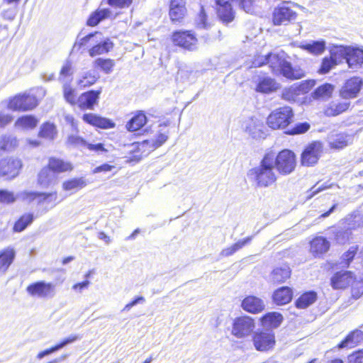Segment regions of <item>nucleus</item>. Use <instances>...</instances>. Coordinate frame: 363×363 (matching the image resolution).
Masks as SVG:
<instances>
[{
  "label": "nucleus",
  "instance_id": "obj_1",
  "mask_svg": "<svg viewBox=\"0 0 363 363\" xmlns=\"http://www.w3.org/2000/svg\"><path fill=\"white\" fill-rule=\"evenodd\" d=\"M252 64L256 67L267 64L274 74H282L289 79H298L305 75L302 69L291 67V64L285 60L284 53H269L265 56L258 57Z\"/></svg>",
  "mask_w": 363,
  "mask_h": 363
},
{
  "label": "nucleus",
  "instance_id": "obj_2",
  "mask_svg": "<svg viewBox=\"0 0 363 363\" xmlns=\"http://www.w3.org/2000/svg\"><path fill=\"white\" fill-rule=\"evenodd\" d=\"M274 156L272 153L264 155L260 162V165L251 170L257 186L267 187L274 184L277 180V176L274 172Z\"/></svg>",
  "mask_w": 363,
  "mask_h": 363
},
{
  "label": "nucleus",
  "instance_id": "obj_3",
  "mask_svg": "<svg viewBox=\"0 0 363 363\" xmlns=\"http://www.w3.org/2000/svg\"><path fill=\"white\" fill-rule=\"evenodd\" d=\"M87 43L91 46L88 52L89 56L92 57L108 53L113 48V42L108 38L104 37L101 33L98 32L90 33L81 38L80 45H85Z\"/></svg>",
  "mask_w": 363,
  "mask_h": 363
},
{
  "label": "nucleus",
  "instance_id": "obj_4",
  "mask_svg": "<svg viewBox=\"0 0 363 363\" xmlns=\"http://www.w3.org/2000/svg\"><path fill=\"white\" fill-rule=\"evenodd\" d=\"M294 112L291 107L283 106L274 110L267 117V123L274 130H284L293 122Z\"/></svg>",
  "mask_w": 363,
  "mask_h": 363
},
{
  "label": "nucleus",
  "instance_id": "obj_5",
  "mask_svg": "<svg viewBox=\"0 0 363 363\" xmlns=\"http://www.w3.org/2000/svg\"><path fill=\"white\" fill-rule=\"evenodd\" d=\"M38 100L33 95L23 93L2 101L1 105L13 111H27L38 106Z\"/></svg>",
  "mask_w": 363,
  "mask_h": 363
},
{
  "label": "nucleus",
  "instance_id": "obj_6",
  "mask_svg": "<svg viewBox=\"0 0 363 363\" xmlns=\"http://www.w3.org/2000/svg\"><path fill=\"white\" fill-rule=\"evenodd\" d=\"M296 167V155L290 150L285 149L281 150L274 158V167H276L280 174H290L294 171Z\"/></svg>",
  "mask_w": 363,
  "mask_h": 363
},
{
  "label": "nucleus",
  "instance_id": "obj_7",
  "mask_svg": "<svg viewBox=\"0 0 363 363\" xmlns=\"http://www.w3.org/2000/svg\"><path fill=\"white\" fill-rule=\"evenodd\" d=\"M26 291L33 297L52 298L56 295V285L52 282L40 281L28 285Z\"/></svg>",
  "mask_w": 363,
  "mask_h": 363
},
{
  "label": "nucleus",
  "instance_id": "obj_8",
  "mask_svg": "<svg viewBox=\"0 0 363 363\" xmlns=\"http://www.w3.org/2000/svg\"><path fill=\"white\" fill-rule=\"evenodd\" d=\"M255 328L253 318L249 316L236 318L232 326L231 334L238 339L245 338L252 334Z\"/></svg>",
  "mask_w": 363,
  "mask_h": 363
},
{
  "label": "nucleus",
  "instance_id": "obj_9",
  "mask_svg": "<svg viewBox=\"0 0 363 363\" xmlns=\"http://www.w3.org/2000/svg\"><path fill=\"white\" fill-rule=\"evenodd\" d=\"M323 151V145L320 141L308 144L301 154V162L303 166H313L319 160Z\"/></svg>",
  "mask_w": 363,
  "mask_h": 363
},
{
  "label": "nucleus",
  "instance_id": "obj_10",
  "mask_svg": "<svg viewBox=\"0 0 363 363\" xmlns=\"http://www.w3.org/2000/svg\"><path fill=\"white\" fill-rule=\"evenodd\" d=\"M296 18V13L289 6V3L278 6L272 13V22L275 26L286 25Z\"/></svg>",
  "mask_w": 363,
  "mask_h": 363
},
{
  "label": "nucleus",
  "instance_id": "obj_11",
  "mask_svg": "<svg viewBox=\"0 0 363 363\" xmlns=\"http://www.w3.org/2000/svg\"><path fill=\"white\" fill-rule=\"evenodd\" d=\"M255 348L260 352H265L272 349L275 345L274 334L272 331L255 332L252 337Z\"/></svg>",
  "mask_w": 363,
  "mask_h": 363
},
{
  "label": "nucleus",
  "instance_id": "obj_12",
  "mask_svg": "<svg viewBox=\"0 0 363 363\" xmlns=\"http://www.w3.org/2000/svg\"><path fill=\"white\" fill-rule=\"evenodd\" d=\"M174 45L189 50H194L197 48L198 40L190 31H177L172 37Z\"/></svg>",
  "mask_w": 363,
  "mask_h": 363
},
{
  "label": "nucleus",
  "instance_id": "obj_13",
  "mask_svg": "<svg viewBox=\"0 0 363 363\" xmlns=\"http://www.w3.org/2000/svg\"><path fill=\"white\" fill-rule=\"evenodd\" d=\"M242 129L254 139L264 138L263 123L255 117H249L242 122Z\"/></svg>",
  "mask_w": 363,
  "mask_h": 363
},
{
  "label": "nucleus",
  "instance_id": "obj_14",
  "mask_svg": "<svg viewBox=\"0 0 363 363\" xmlns=\"http://www.w3.org/2000/svg\"><path fill=\"white\" fill-rule=\"evenodd\" d=\"M22 167V162L17 158H6L0 160V175L9 179L16 177Z\"/></svg>",
  "mask_w": 363,
  "mask_h": 363
},
{
  "label": "nucleus",
  "instance_id": "obj_15",
  "mask_svg": "<svg viewBox=\"0 0 363 363\" xmlns=\"http://www.w3.org/2000/svg\"><path fill=\"white\" fill-rule=\"evenodd\" d=\"M363 86V81L360 77H354L347 79L341 88L340 96L345 99L357 97Z\"/></svg>",
  "mask_w": 363,
  "mask_h": 363
},
{
  "label": "nucleus",
  "instance_id": "obj_16",
  "mask_svg": "<svg viewBox=\"0 0 363 363\" xmlns=\"http://www.w3.org/2000/svg\"><path fill=\"white\" fill-rule=\"evenodd\" d=\"M24 200H36L38 203L45 204L52 208L56 205L57 199V192L51 193H37L25 191L21 194Z\"/></svg>",
  "mask_w": 363,
  "mask_h": 363
},
{
  "label": "nucleus",
  "instance_id": "obj_17",
  "mask_svg": "<svg viewBox=\"0 0 363 363\" xmlns=\"http://www.w3.org/2000/svg\"><path fill=\"white\" fill-rule=\"evenodd\" d=\"M218 16L224 23L231 22L235 17L233 4L235 0H215Z\"/></svg>",
  "mask_w": 363,
  "mask_h": 363
},
{
  "label": "nucleus",
  "instance_id": "obj_18",
  "mask_svg": "<svg viewBox=\"0 0 363 363\" xmlns=\"http://www.w3.org/2000/svg\"><path fill=\"white\" fill-rule=\"evenodd\" d=\"M355 280L351 272H339L331 278V285L335 289H345L350 284L352 285Z\"/></svg>",
  "mask_w": 363,
  "mask_h": 363
},
{
  "label": "nucleus",
  "instance_id": "obj_19",
  "mask_svg": "<svg viewBox=\"0 0 363 363\" xmlns=\"http://www.w3.org/2000/svg\"><path fill=\"white\" fill-rule=\"evenodd\" d=\"M351 136L345 133H331L328 136V143L331 149L340 150L351 143Z\"/></svg>",
  "mask_w": 363,
  "mask_h": 363
},
{
  "label": "nucleus",
  "instance_id": "obj_20",
  "mask_svg": "<svg viewBox=\"0 0 363 363\" xmlns=\"http://www.w3.org/2000/svg\"><path fill=\"white\" fill-rule=\"evenodd\" d=\"M101 93V89L82 94L78 99L79 107L82 109H92L94 104H96Z\"/></svg>",
  "mask_w": 363,
  "mask_h": 363
},
{
  "label": "nucleus",
  "instance_id": "obj_21",
  "mask_svg": "<svg viewBox=\"0 0 363 363\" xmlns=\"http://www.w3.org/2000/svg\"><path fill=\"white\" fill-rule=\"evenodd\" d=\"M241 306L242 309L248 313H257L264 308L263 301L256 296H249L243 299Z\"/></svg>",
  "mask_w": 363,
  "mask_h": 363
},
{
  "label": "nucleus",
  "instance_id": "obj_22",
  "mask_svg": "<svg viewBox=\"0 0 363 363\" xmlns=\"http://www.w3.org/2000/svg\"><path fill=\"white\" fill-rule=\"evenodd\" d=\"M83 120L86 123L100 128L108 129L115 127V123L111 120L94 113L84 114Z\"/></svg>",
  "mask_w": 363,
  "mask_h": 363
},
{
  "label": "nucleus",
  "instance_id": "obj_23",
  "mask_svg": "<svg viewBox=\"0 0 363 363\" xmlns=\"http://www.w3.org/2000/svg\"><path fill=\"white\" fill-rule=\"evenodd\" d=\"M325 41L323 40H309L300 43L298 48L313 55H320L325 50Z\"/></svg>",
  "mask_w": 363,
  "mask_h": 363
},
{
  "label": "nucleus",
  "instance_id": "obj_24",
  "mask_svg": "<svg viewBox=\"0 0 363 363\" xmlns=\"http://www.w3.org/2000/svg\"><path fill=\"white\" fill-rule=\"evenodd\" d=\"M185 0H172L169 6V16L172 21H178L184 18L186 13Z\"/></svg>",
  "mask_w": 363,
  "mask_h": 363
},
{
  "label": "nucleus",
  "instance_id": "obj_25",
  "mask_svg": "<svg viewBox=\"0 0 363 363\" xmlns=\"http://www.w3.org/2000/svg\"><path fill=\"white\" fill-rule=\"evenodd\" d=\"M147 123V117L143 111H138L126 123L125 128L130 132H135L143 128Z\"/></svg>",
  "mask_w": 363,
  "mask_h": 363
},
{
  "label": "nucleus",
  "instance_id": "obj_26",
  "mask_svg": "<svg viewBox=\"0 0 363 363\" xmlns=\"http://www.w3.org/2000/svg\"><path fill=\"white\" fill-rule=\"evenodd\" d=\"M329 247V242L323 237H317L311 242V252L315 256L325 253Z\"/></svg>",
  "mask_w": 363,
  "mask_h": 363
},
{
  "label": "nucleus",
  "instance_id": "obj_27",
  "mask_svg": "<svg viewBox=\"0 0 363 363\" xmlns=\"http://www.w3.org/2000/svg\"><path fill=\"white\" fill-rule=\"evenodd\" d=\"M346 62L351 69H357L363 64V50L350 48Z\"/></svg>",
  "mask_w": 363,
  "mask_h": 363
},
{
  "label": "nucleus",
  "instance_id": "obj_28",
  "mask_svg": "<svg viewBox=\"0 0 363 363\" xmlns=\"http://www.w3.org/2000/svg\"><path fill=\"white\" fill-rule=\"evenodd\" d=\"M48 167L52 172L57 173L69 172L73 169L70 162L55 157L49 160Z\"/></svg>",
  "mask_w": 363,
  "mask_h": 363
},
{
  "label": "nucleus",
  "instance_id": "obj_29",
  "mask_svg": "<svg viewBox=\"0 0 363 363\" xmlns=\"http://www.w3.org/2000/svg\"><path fill=\"white\" fill-rule=\"evenodd\" d=\"M79 339H81V337L78 335H74V334L70 335L69 336H68L67 338L63 340L62 342H60L59 344L56 345L55 346L38 353L37 357L40 359L43 358L44 357L49 355V354L62 349V347H65L68 344L72 343Z\"/></svg>",
  "mask_w": 363,
  "mask_h": 363
},
{
  "label": "nucleus",
  "instance_id": "obj_30",
  "mask_svg": "<svg viewBox=\"0 0 363 363\" xmlns=\"http://www.w3.org/2000/svg\"><path fill=\"white\" fill-rule=\"evenodd\" d=\"M363 340V332L355 330L350 333L339 345L340 348H352Z\"/></svg>",
  "mask_w": 363,
  "mask_h": 363
},
{
  "label": "nucleus",
  "instance_id": "obj_31",
  "mask_svg": "<svg viewBox=\"0 0 363 363\" xmlns=\"http://www.w3.org/2000/svg\"><path fill=\"white\" fill-rule=\"evenodd\" d=\"M350 105L348 101H332L325 108L324 113L327 116H335L347 111Z\"/></svg>",
  "mask_w": 363,
  "mask_h": 363
},
{
  "label": "nucleus",
  "instance_id": "obj_32",
  "mask_svg": "<svg viewBox=\"0 0 363 363\" xmlns=\"http://www.w3.org/2000/svg\"><path fill=\"white\" fill-rule=\"evenodd\" d=\"M279 84L270 77H264L258 82L256 91L261 93L268 94L277 90Z\"/></svg>",
  "mask_w": 363,
  "mask_h": 363
},
{
  "label": "nucleus",
  "instance_id": "obj_33",
  "mask_svg": "<svg viewBox=\"0 0 363 363\" xmlns=\"http://www.w3.org/2000/svg\"><path fill=\"white\" fill-rule=\"evenodd\" d=\"M292 295L291 289L284 286L274 291L273 299L277 305H284L291 301Z\"/></svg>",
  "mask_w": 363,
  "mask_h": 363
},
{
  "label": "nucleus",
  "instance_id": "obj_34",
  "mask_svg": "<svg viewBox=\"0 0 363 363\" xmlns=\"http://www.w3.org/2000/svg\"><path fill=\"white\" fill-rule=\"evenodd\" d=\"M291 270L289 266L283 265L275 268L271 274V280L274 283L281 284L290 277Z\"/></svg>",
  "mask_w": 363,
  "mask_h": 363
},
{
  "label": "nucleus",
  "instance_id": "obj_35",
  "mask_svg": "<svg viewBox=\"0 0 363 363\" xmlns=\"http://www.w3.org/2000/svg\"><path fill=\"white\" fill-rule=\"evenodd\" d=\"M351 47H345L342 45H334L330 49V56L340 64L343 60H347L348 54L350 52Z\"/></svg>",
  "mask_w": 363,
  "mask_h": 363
},
{
  "label": "nucleus",
  "instance_id": "obj_36",
  "mask_svg": "<svg viewBox=\"0 0 363 363\" xmlns=\"http://www.w3.org/2000/svg\"><path fill=\"white\" fill-rule=\"evenodd\" d=\"M282 320V315L277 312L268 313L261 319L262 324L264 327L272 328H276L279 327Z\"/></svg>",
  "mask_w": 363,
  "mask_h": 363
},
{
  "label": "nucleus",
  "instance_id": "obj_37",
  "mask_svg": "<svg viewBox=\"0 0 363 363\" xmlns=\"http://www.w3.org/2000/svg\"><path fill=\"white\" fill-rule=\"evenodd\" d=\"M38 120L33 116H24L17 119L15 126L23 130L33 129L37 126Z\"/></svg>",
  "mask_w": 363,
  "mask_h": 363
},
{
  "label": "nucleus",
  "instance_id": "obj_38",
  "mask_svg": "<svg viewBox=\"0 0 363 363\" xmlns=\"http://www.w3.org/2000/svg\"><path fill=\"white\" fill-rule=\"evenodd\" d=\"M111 15V11L108 9H97L93 12L87 20V25L95 26L100 21L108 18Z\"/></svg>",
  "mask_w": 363,
  "mask_h": 363
},
{
  "label": "nucleus",
  "instance_id": "obj_39",
  "mask_svg": "<svg viewBox=\"0 0 363 363\" xmlns=\"http://www.w3.org/2000/svg\"><path fill=\"white\" fill-rule=\"evenodd\" d=\"M317 299V294L314 291H309L302 294L296 301V306L304 309L313 304Z\"/></svg>",
  "mask_w": 363,
  "mask_h": 363
},
{
  "label": "nucleus",
  "instance_id": "obj_40",
  "mask_svg": "<svg viewBox=\"0 0 363 363\" xmlns=\"http://www.w3.org/2000/svg\"><path fill=\"white\" fill-rule=\"evenodd\" d=\"M93 67L96 69H99L105 74H110L112 72L115 67V62L112 59L97 58L93 62Z\"/></svg>",
  "mask_w": 363,
  "mask_h": 363
},
{
  "label": "nucleus",
  "instance_id": "obj_41",
  "mask_svg": "<svg viewBox=\"0 0 363 363\" xmlns=\"http://www.w3.org/2000/svg\"><path fill=\"white\" fill-rule=\"evenodd\" d=\"M15 256L13 249L7 248L0 254V272H5L12 263Z\"/></svg>",
  "mask_w": 363,
  "mask_h": 363
},
{
  "label": "nucleus",
  "instance_id": "obj_42",
  "mask_svg": "<svg viewBox=\"0 0 363 363\" xmlns=\"http://www.w3.org/2000/svg\"><path fill=\"white\" fill-rule=\"evenodd\" d=\"M86 186V182L83 178H74L65 181L62 184L65 191L75 192Z\"/></svg>",
  "mask_w": 363,
  "mask_h": 363
},
{
  "label": "nucleus",
  "instance_id": "obj_43",
  "mask_svg": "<svg viewBox=\"0 0 363 363\" xmlns=\"http://www.w3.org/2000/svg\"><path fill=\"white\" fill-rule=\"evenodd\" d=\"M252 240V237H247L245 239L240 240L236 243L233 244L230 247H226L223 249L220 255L223 257H228L233 255L235 252L242 248L247 244H248Z\"/></svg>",
  "mask_w": 363,
  "mask_h": 363
},
{
  "label": "nucleus",
  "instance_id": "obj_44",
  "mask_svg": "<svg viewBox=\"0 0 363 363\" xmlns=\"http://www.w3.org/2000/svg\"><path fill=\"white\" fill-rule=\"evenodd\" d=\"M168 139V132L165 131L163 133H159L156 136L155 139H151L143 141L142 145L149 146L152 150H155L159 147H160L162 144H164L167 140Z\"/></svg>",
  "mask_w": 363,
  "mask_h": 363
},
{
  "label": "nucleus",
  "instance_id": "obj_45",
  "mask_svg": "<svg viewBox=\"0 0 363 363\" xmlns=\"http://www.w3.org/2000/svg\"><path fill=\"white\" fill-rule=\"evenodd\" d=\"M333 89V86L330 84H323L314 91L313 97L315 99H328L331 96Z\"/></svg>",
  "mask_w": 363,
  "mask_h": 363
},
{
  "label": "nucleus",
  "instance_id": "obj_46",
  "mask_svg": "<svg viewBox=\"0 0 363 363\" xmlns=\"http://www.w3.org/2000/svg\"><path fill=\"white\" fill-rule=\"evenodd\" d=\"M54 178L49 168H43L38 174V183L42 187L47 188L52 184Z\"/></svg>",
  "mask_w": 363,
  "mask_h": 363
},
{
  "label": "nucleus",
  "instance_id": "obj_47",
  "mask_svg": "<svg viewBox=\"0 0 363 363\" xmlns=\"http://www.w3.org/2000/svg\"><path fill=\"white\" fill-rule=\"evenodd\" d=\"M299 95H301V93L299 92L297 84L284 89L282 91V98L289 101H295Z\"/></svg>",
  "mask_w": 363,
  "mask_h": 363
},
{
  "label": "nucleus",
  "instance_id": "obj_48",
  "mask_svg": "<svg viewBox=\"0 0 363 363\" xmlns=\"http://www.w3.org/2000/svg\"><path fill=\"white\" fill-rule=\"evenodd\" d=\"M33 220V214L28 213L22 216L15 223L13 230L16 232L23 231Z\"/></svg>",
  "mask_w": 363,
  "mask_h": 363
},
{
  "label": "nucleus",
  "instance_id": "obj_49",
  "mask_svg": "<svg viewBox=\"0 0 363 363\" xmlns=\"http://www.w3.org/2000/svg\"><path fill=\"white\" fill-rule=\"evenodd\" d=\"M18 145L16 138L12 135H3L0 138V149L10 150Z\"/></svg>",
  "mask_w": 363,
  "mask_h": 363
},
{
  "label": "nucleus",
  "instance_id": "obj_50",
  "mask_svg": "<svg viewBox=\"0 0 363 363\" xmlns=\"http://www.w3.org/2000/svg\"><path fill=\"white\" fill-rule=\"evenodd\" d=\"M97 80V77L90 71L84 72L78 81L79 86L87 87L94 84Z\"/></svg>",
  "mask_w": 363,
  "mask_h": 363
},
{
  "label": "nucleus",
  "instance_id": "obj_51",
  "mask_svg": "<svg viewBox=\"0 0 363 363\" xmlns=\"http://www.w3.org/2000/svg\"><path fill=\"white\" fill-rule=\"evenodd\" d=\"M56 135L55 127L53 124L47 123L42 125L39 135L42 138L52 140Z\"/></svg>",
  "mask_w": 363,
  "mask_h": 363
},
{
  "label": "nucleus",
  "instance_id": "obj_52",
  "mask_svg": "<svg viewBox=\"0 0 363 363\" xmlns=\"http://www.w3.org/2000/svg\"><path fill=\"white\" fill-rule=\"evenodd\" d=\"M63 95L67 102L70 104H75L77 103V94L75 89L71 87L68 84L63 85Z\"/></svg>",
  "mask_w": 363,
  "mask_h": 363
},
{
  "label": "nucleus",
  "instance_id": "obj_53",
  "mask_svg": "<svg viewBox=\"0 0 363 363\" xmlns=\"http://www.w3.org/2000/svg\"><path fill=\"white\" fill-rule=\"evenodd\" d=\"M337 65V62L330 56V57H324L322 60L318 72L320 74H326Z\"/></svg>",
  "mask_w": 363,
  "mask_h": 363
},
{
  "label": "nucleus",
  "instance_id": "obj_54",
  "mask_svg": "<svg viewBox=\"0 0 363 363\" xmlns=\"http://www.w3.org/2000/svg\"><path fill=\"white\" fill-rule=\"evenodd\" d=\"M310 128V125L308 123H298L293 128L285 131L289 135H297L306 133Z\"/></svg>",
  "mask_w": 363,
  "mask_h": 363
},
{
  "label": "nucleus",
  "instance_id": "obj_55",
  "mask_svg": "<svg viewBox=\"0 0 363 363\" xmlns=\"http://www.w3.org/2000/svg\"><path fill=\"white\" fill-rule=\"evenodd\" d=\"M363 294V277L359 281H355L352 285V296L354 298H359Z\"/></svg>",
  "mask_w": 363,
  "mask_h": 363
},
{
  "label": "nucleus",
  "instance_id": "obj_56",
  "mask_svg": "<svg viewBox=\"0 0 363 363\" xmlns=\"http://www.w3.org/2000/svg\"><path fill=\"white\" fill-rule=\"evenodd\" d=\"M17 196L11 191L7 190H0V202L4 203H13Z\"/></svg>",
  "mask_w": 363,
  "mask_h": 363
},
{
  "label": "nucleus",
  "instance_id": "obj_57",
  "mask_svg": "<svg viewBox=\"0 0 363 363\" xmlns=\"http://www.w3.org/2000/svg\"><path fill=\"white\" fill-rule=\"evenodd\" d=\"M358 247L357 245L351 246L349 250L342 255V259L345 262V264L348 267L350 262L355 257Z\"/></svg>",
  "mask_w": 363,
  "mask_h": 363
},
{
  "label": "nucleus",
  "instance_id": "obj_58",
  "mask_svg": "<svg viewBox=\"0 0 363 363\" xmlns=\"http://www.w3.org/2000/svg\"><path fill=\"white\" fill-rule=\"evenodd\" d=\"M72 65L70 61H67L62 66L60 71V80L64 81V78L71 77L72 75Z\"/></svg>",
  "mask_w": 363,
  "mask_h": 363
},
{
  "label": "nucleus",
  "instance_id": "obj_59",
  "mask_svg": "<svg viewBox=\"0 0 363 363\" xmlns=\"http://www.w3.org/2000/svg\"><path fill=\"white\" fill-rule=\"evenodd\" d=\"M67 143L77 147H86V141L85 140L75 135H69L67 138Z\"/></svg>",
  "mask_w": 363,
  "mask_h": 363
},
{
  "label": "nucleus",
  "instance_id": "obj_60",
  "mask_svg": "<svg viewBox=\"0 0 363 363\" xmlns=\"http://www.w3.org/2000/svg\"><path fill=\"white\" fill-rule=\"evenodd\" d=\"M206 14L203 7H201L200 11L195 20L196 26L199 28H207L208 23H206Z\"/></svg>",
  "mask_w": 363,
  "mask_h": 363
},
{
  "label": "nucleus",
  "instance_id": "obj_61",
  "mask_svg": "<svg viewBox=\"0 0 363 363\" xmlns=\"http://www.w3.org/2000/svg\"><path fill=\"white\" fill-rule=\"evenodd\" d=\"M315 84L314 80H306L300 84H297V86L301 94H303L308 92L315 86Z\"/></svg>",
  "mask_w": 363,
  "mask_h": 363
},
{
  "label": "nucleus",
  "instance_id": "obj_62",
  "mask_svg": "<svg viewBox=\"0 0 363 363\" xmlns=\"http://www.w3.org/2000/svg\"><path fill=\"white\" fill-rule=\"evenodd\" d=\"M86 147L90 151L94 152L97 154L108 152V150L104 147L103 143L92 144L86 142Z\"/></svg>",
  "mask_w": 363,
  "mask_h": 363
},
{
  "label": "nucleus",
  "instance_id": "obj_63",
  "mask_svg": "<svg viewBox=\"0 0 363 363\" xmlns=\"http://www.w3.org/2000/svg\"><path fill=\"white\" fill-rule=\"evenodd\" d=\"M132 1L133 0H107L110 6L121 9L128 7L131 4Z\"/></svg>",
  "mask_w": 363,
  "mask_h": 363
},
{
  "label": "nucleus",
  "instance_id": "obj_64",
  "mask_svg": "<svg viewBox=\"0 0 363 363\" xmlns=\"http://www.w3.org/2000/svg\"><path fill=\"white\" fill-rule=\"evenodd\" d=\"M348 361L350 363H362L363 362V349L354 352L349 355Z\"/></svg>",
  "mask_w": 363,
  "mask_h": 363
}]
</instances>
